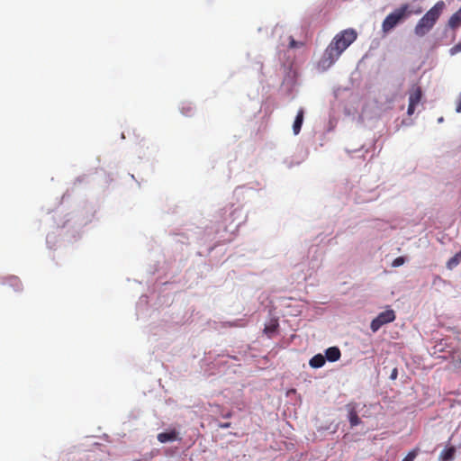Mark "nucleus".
<instances>
[{"label":"nucleus","instance_id":"obj_1","mask_svg":"<svg viewBox=\"0 0 461 461\" xmlns=\"http://www.w3.org/2000/svg\"><path fill=\"white\" fill-rule=\"evenodd\" d=\"M357 37V33L354 29H346L339 32L324 50L318 62V67L321 70L330 68L343 51L356 41Z\"/></svg>","mask_w":461,"mask_h":461},{"label":"nucleus","instance_id":"obj_2","mask_svg":"<svg viewBox=\"0 0 461 461\" xmlns=\"http://www.w3.org/2000/svg\"><path fill=\"white\" fill-rule=\"evenodd\" d=\"M446 5L444 1H438L417 23L414 33L419 37L425 36L436 24L442 14Z\"/></svg>","mask_w":461,"mask_h":461},{"label":"nucleus","instance_id":"obj_3","mask_svg":"<svg viewBox=\"0 0 461 461\" xmlns=\"http://www.w3.org/2000/svg\"><path fill=\"white\" fill-rule=\"evenodd\" d=\"M409 8L410 5L408 4H404L389 14L382 23L383 32L387 33L392 31L397 24L403 22L411 14Z\"/></svg>","mask_w":461,"mask_h":461},{"label":"nucleus","instance_id":"obj_4","mask_svg":"<svg viewBox=\"0 0 461 461\" xmlns=\"http://www.w3.org/2000/svg\"><path fill=\"white\" fill-rule=\"evenodd\" d=\"M395 320V312L393 310H386L378 314L370 324L373 332H376L383 325L390 323Z\"/></svg>","mask_w":461,"mask_h":461},{"label":"nucleus","instance_id":"obj_5","mask_svg":"<svg viewBox=\"0 0 461 461\" xmlns=\"http://www.w3.org/2000/svg\"><path fill=\"white\" fill-rule=\"evenodd\" d=\"M422 97L421 87L418 85L411 86L409 91V105L407 113L412 115L415 112L416 106L420 104Z\"/></svg>","mask_w":461,"mask_h":461},{"label":"nucleus","instance_id":"obj_6","mask_svg":"<svg viewBox=\"0 0 461 461\" xmlns=\"http://www.w3.org/2000/svg\"><path fill=\"white\" fill-rule=\"evenodd\" d=\"M158 440L160 443H167L169 441L180 440L179 434L176 429H171L167 432H161L158 434Z\"/></svg>","mask_w":461,"mask_h":461},{"label":"nucleus","instance_id":"obj_7","mask_svg":"<svg viewBox=\"0 0 461 461\" xmlns=\"http://www.w3.org/2000/svg\"><path fill=\"white\" fill-rule=\"evenodd\" d=\"M447 26L452 30H456L461 26V7L450 16Z\"/></svg>","mask_w":461,"mask_h":461},{"label":"nucleus","instance_id":"obj_8","mask_svg":"<svg viewBox=\"0 0 461 461\" xmlns=\"http://www.w3.org/2000/svg\"><path fill=\"white\" fill-rule=\"evenodd\" d=\"M341 353L339 348L330 347L325 351V359L327 358L330 362H335L340 358Z\"/></svg>","mask_w":461,"mask_h":461},{"label":"nucleus","instance_id":"obj_9","mask_svg":"<svg viewBox=\"0 0 461 461\" xmlns=\"http://www.w3.org/2000/svg\"><path fill=\"white\" fill-rule=\"evenodd\" d=\"M456 456V447L451 446L445 448L439 455V461H453Z\"/></svg>","mask_w":461,"mask_h":461},{"label":"nucleus","instance_id":"obj_10","mask_svg":"<svg viewBox=\"0 0 461 461\" xmlns=\"http://www.w3.org/2000/svg\"><path fill=\"white\" fill-rule=\"evenodd\" d=\"M303 115H304L303 109L301 108L298 111L297 115H296L295 120L293 124V131H294V135L299 134V132L301 131V128H302V125L303 122Z\"/></svg>","mask_w":461,"mask_h":461},{"label":"nucleus","instance_id":"obj_11","mask_svg":"<svg viewBox=\"0 0 461 461\" xmlns=\"http://www.w3.org/2000/svg\"><path fill=\"white\" fill-rule=\"evenodd\" d=\"M325 362L326 360L324 356H322L321 354H317L310 359L309 365L312 368H320L324 366Z\"/></svg>","mask_w":461,"mask_h":461},{"label":"nucleus","instance_id":"obj_12","mask_svg":"<svg viewBox=\"0 0 461 461\" xmlns=\"http://www.w3.org/2000/svg\"><path fill=\"white\" fill-rule=\"evenodd\" d=\"M461 262V250L457 252L455 256L448 259L447 262V267L450 270L458 266Z\"/></svg>","mask_w":461,"mask_h":461},{"label":"nucleus","instance_id":"obj_13","mask_svg":"<svg viewBox=\"0 0 461 461\" xmlns=\"http://www.w3.org/2000/svg\"><path fill=\"white\" fill-rule=\"evenodd\" d=\"M348 420L350 422L351 427H355L360 423V419L357 415V411L355 408H351L348 411Z\"/></svg>","mask_w":461,"mask_h":461},{"label":"nucleus","instance_id":"obj_14","mask_svg":"<svg viewBox=\"0 0 461 461\" xmlns=\"http://www.w3.org/2000/svg\"><path fill=\"white\" fill-rule=\"evenodd\" d=\"M420 453V448L411 449L402 461H413Z\"/></svg>","mask_w":461,"mask_h":461},{"label":"nucleus","instance_id":"obj_15","mask_svg":"<svg viewBox=\"0 0 461 461\" xmlns=\"http://www.w3.org/2000/svg\"><path fill=\"white\" fill-rule=\"evenodd\" d=\"M303 46V42L296 41L293 37H290L289 47L291 49L301 48Z\"/></svg>","mask_w":461,"mask_h":461},{"label":"nucleus","instance_id":"obj_16","mask_svg":"<svg viewBox=\"0 0 461 461\" xmlns=\"http://www.w3.org/2000/svg\"><path fill=\"white\" fill-rule=\"evenodd\" d=\"M458 52H461V41L449 50L451 55H456Z\"/></svg>","mask_w":461,"mask_h":461},{"label":"nucleus","instance_id":"obj_17","mask_svg":"<svg viewBox=\"0 0 461 461\" xmlns=\"http://www.w3.org/2000/svg\"><path fill=\"white\" fill-rule=\"evenodd\" d=\"M277 323H273L265 327L264 331L267 334H270L276 331Z\"/></svg>","mask_w":461,"mask_h":461},{"label":"nucleus","instance_id":"obj_18","mask_svg":"<svg viewBox=\"0 0 461 461\" xmlns=\"http://www.w3.org/2000/svg\"><path fill=\"white\" fill-rule=\"evenodd\" d=\"M11 285L16 287V290H20L22 287L21 281L17 277H11L10 278Z\"/></svg>","mask_w":461,"mask_h":461},{"label":"nucleus","instance_id":"obj_19","mask_svg":"<svg viewBox=\"0 0 461 461\" xmlns=\"http://www.w3.org/2000/svg\"><path fill=\"white\" fill-rule=\"evenodd\" d=\"M405 262V259L403 257H398L396 258L393 261V264L392 266L394 267H400L402 265H403Z\"/></svg>","mask_w":461,"mask_h":461},{"label":"nucleus","instance_id":"obj_20","mask_svg":"<svg viewBox=\"0 0 461 461\" xmlns=\"http://www.w3.org/2000/svg\"><path fill=\"white\" fill-rule=\"evenodd\" d=\"M456 113H461V93L459 94V95L456 99Z\"/></svg>","mask_w":461,"mask_h":461},{"label":"nucleus","instance_id":"obj_21","mask_svg":"<svg viewBox=\"0 0 461 461\" xmlns=\"http://www.w3.org/2000/svg\"><path fill=\"white\" fill-rule=\"evenodd\" d=\"M397 376H398V370H397V368H393L390 375V378L392 380H395L397 378Z\"/></svg>","mask_w":461,"mask_h":461},{"label":"nucleus","instance_id":"obj_22","mask_svg":"<svg viewBox=\"0 0 461 461\" xmlns=\"http://www.w3.org/2000/svg\"><path fill=\"white\" fill-rule=\"evenodd\" d=\"M219 427L221 429H228L230 427V422L221 423Z\"/></svg>","mask_w":461,"mask_h":461},{"label":"nucleus","instance_id":"obj_23","mask_svg":"<svg viewBox=\"0 0 461 461\" xmlns=\"http://www.w3.org/2000/svg\"><path fill=\"white\" fill-rule=\"evenodd\" d=\"M230 416H231V413H230V412H229V413H227L226 415H224V418H230Z\"/></svg>","mask_w":461,"mask_h":461}]
</instances>
